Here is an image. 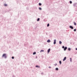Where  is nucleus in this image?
<instances>
[{
	"label": "nucleus",
	"instance_id": "4",
	"mask_svg": "<svg viewBox=\"0 0 77 77\" xmlns=\"http://www.w3.org/2000/svg\"><path fill=\"white\" fill-rule=\"evenodd\" d=\"M56 44V40L54 39V44Z\"/></svg>",
	"mask_w": 77,
	"mask_h": 77
},
{
	"label": "nucleus",
	"instance_id": "23",
	"mask_svg": "<svg viewBox=\"0 0 77 77\" xmlns=\"http://www.w3.org/2000/svg\"><path fill=\"white\" fill-rule=\"evenodd\" d=\"M39 10H42V8H41V7H39Z\"/></svg>",
	"mask_w": 77,
	"mask_h": 77
},
{
	"label": "nucleus",
	"instance_id": "12",
	"mask_svg": "<svg viewBox=\"0 0 77 77\" xmlns=\"http://www.w3.org/2000/svg\"><path fill=\"white\" fill-rule=\"evenodd\" d=\"M70 61L71 62H72V58H70Z\"/></svg>",
	"mask_w": 77,
	"mask_h": 77
},
{
	"label": "nucleus",
	"instance_id": "17",
	"mask_svg": "<svg viewBox=\"0 0 77 77\" xmlns=\"http://www.w3.org/2000/svg\"><path fill=\"white\" fill-rule=\"evenodd\" d=\"M39 20H40V19L39 18H38L37 20V21H39Z\"/></svg>",
	"mask_w": 77,
	"mask_h": 77
},
{
	"label": "nucleus",
	"instance_id": "2",
	"mask_svg": "<svg viewBox=\"0 0 77 77\" xmlns=\"http://www.w3.org/2000/svg\"><path fill=\"white\" fill-rule=\"evenodd\" d=\"M6 55V54H4L2 55V57H4L5 59H6L7 58V56Z\"/></svg>",
	"mask_w": 77,
	"mask_h": 77
},
{
	"label": "nucleus",
	"instance_id": "5",
	"mask_svg": "<svg viewBox=\"0 0 77 77\" xmlns=\"http://www.w3.org/2000/svg\"><path fill=\"white\" fill-rule=\"evenodd\" d=\"M67 48L66 47V46L64 48V51H66V49H67Z\"/></svg>",
	"mask_w": 77,
	"mask_h": 77
},
{
	"label": "nucleus",
	"instance_id": "30",
	"mask_svg": "<svg viewBox=\"0 0 77 77\" xmlns=\"http://www.w3.org/2000/svg\"><path fill=\"white\" fill-rule=\"evenodd\" d=\"M49 68H51V66H49Z\"/></svg>",
	"mask_w": 77,
	"mask_h": 77
},
{
	"label": "nucleus",
	"instance_id": "10",
	"mask_svg": "<svg viewBox=\"0 0 77 77\" xmlns=\"http://www.w3.org/2000/svg\"><path fill=\"white\" fill-rule=\"evenodd\" d=\"M55 70L56 71H58V70H59V68H56L55 69Z\"/></svg>",
	"mask_w": 77,
	"mask_h": 77
},
{
	"label": "nucleus",
	"instance_id": "21",
	"mask_svg": "<svg viewBox=\"0 0 77 77\" xmlns=\"http://www.w3.org/2000/svg\"><path fill=\"white\" fill-rule=\"evenodd\" d=\"M76 30H77V29H74V32H76Z\"/></svg>",
	"mask_w": 77,
	"mask_h": 77
},
{
	"label": "nucleus",
	"instance_id": "27",
	"mask_svg": "<svg viewBox=\"0 0 77 77\" xmlns=\"http://www.w3.org/2000/svg\"><path fill=\"white\" fill-rule=\"evenodd\" d=\"M57 65V63H55V64H54V65H55V66H56Z\"/></svg>",
	"mask_w": 77,
	"mask_h": 77
},
{
	"label": "nucleus",
	"instance_id": "11",
	"mask_svg": "<svg viewBox=\"0 0 77 77\" xmlns=\"http://www.w3.org/2000/svg\"><path fill=\"white\" fill-rule=\"evenodd\" d=\"M59 63H60V65H61V64H62V61H60L59 62Z\"/></svg>",
	"mask_w": 77,
	"mask_h": 77
},
{
	"label": "nucleus",
	"instance_id": "9",
	"mask_svg": "<svg viewBox=\"0 0 77 77\" xmlns=\"http://www.w3.org/2000/svg\"><path fill=\"white\" fill-rule=\"evenodd\" d=\"M36 68H40V66H39L36 65L35 66Z\"/></svg>",
	"mask_w": 77,
	"mask_h": 77
},
{
	"label": "nucleus",
	"instance_id": "22",
	"mask_svg": "<svg viewBox=\"0 0 77 77\" xmlns=\"http://www.w3.org/2000/svg\"><path fill=\"white\" fill-rule=\"evenodd\" d=\"M69 3H70V4H72V1H70L69 2Z\"/></svg>",
	"mask_w": 77,
	"mask_h": 77
},
{
	"label": "nucleus",
	"instance_id": "6",
	"mask_svg": "<svg viewBox=\"0 0 77 77\" xmlns=\"http://www.w3.org/2000/svg\"><path fill=\"white\" fill-rule=\"evenodd\" d=\"M66 57H64V59H63V61H65V60H66Z\"/></svg>",
	"mask_w": 77,
	"mask_h": 77
},
{
	"label": "nucleus",
	"instance_id": "18",
	"mask_svg": "<svg viewBox=\"0 0 77 77\" xmlns=\"http://www.w3.org/2000/svg\"><path fill=\"white\" fill-rule=\"evenodd\" d=\"M41 5H42V4H41V3H39V6H41Z\"/></svg>",
	"mask_w": 77,
	"mask_h": 77
},
{
	"label": "nucleus",
	"instance_id": "14",
	"mask_svg": "<svg viewBox=\"0 0 77 77\" xmlns=\"http://www.w3.org/2000/svg\"><path fill=\"white\" fill-rule=\"evenodd\" d=\"M68 50L69 51H71V48H68Z\"/></svg>",
	"mask_w": 77,
	"mask_h": 77
},
{
	"label": "nucleus",
	"instance_id": "15",
	"mask_svg": "<svg viewBox=\"0 0 77 77\" xmlns=\"http://www.w3.org/2000/svg\"><path fill=\"white\" fill-rule=\"evenodd\" d=\"M36 53L35 52H34L33 53V55L36 54Z\"/></svg>",
	"mask_w": 77,
	"mask_h": 77
},
{
	"label": "nucleus",
	"instance_id": "28",
	"mask_svg": "<svg viewBox=\"0 0 77 77\" xmlns=\"http://www.w3.org/2000/svg\"><path fill=\"white\" fill-rule=\"evenodd\" d=\"M41 74H42V75H43L44 74V73L43 72Z\"/></svg>",
	"mask_w": 77,
	"mask_h": 77
},
{
	"label": "nucleus",
	"instance_id": "32",
	"mask_svg": "<svg viewBox=\"0 0 77 77\" xmlns=\"http://www.w3.org/2000/svg\"><path fill=\"white\" fill-rule=\"evenodd\" d=\"M12 77H15V76H13Z\"/></svg>",
	"mask_w": 77,
	"mask_h": 77
},
{
	"label": "nucleus",
	"instance_id": "24",
	"mask_svg": "<svg viewBox=\"0 0 77 77\" xmlns=\"http://www.w3.org/2000/svg\"><path fill=\"white\" fill-rule=\"evenodd\" d=\"M11 58L12 59H14V57H11Z\"/></svg>",
	"mask_w": 77,
	"mask_h": 77
},
{
	"label": "nucleus",
	"instance_id": "13",
	"mask_svg": "<svg viewBox=\"0 0 77 77\" xmlns=\"http://www.w3.org/2000/svg\"><path fill=\"white\" fill-rule=\"evenodd\" d=\"M59 44H62V42H61V41H60L59 42Z\"/></svg>",
	"mask_w": 77,
	"mask_h": 77
},
{
	"label": "nucleus",
	"instance_id": "25",
	"mask_svg": "<svg viewBox=\"0 0 77 77\" xmlns=\"http://www.w3.org/2000/svg\"><path fill=\"white\" fill-rule=\"evenodd\" d=\"M62 48H65V46H63L62 47Z\"/></svg>",
	"mask_w": 77,
	"mask_h": 77
},
{
	"label": "nucleus",
	"instance_id": "7",
	"mask_svg": "<svg viewBox=\"0 0 77 77\" xmlns=\"http://www.w3.org/2000/svg\"><path fill=\"white\" fill-rule=\"evenodd\" d=\"M50 48L48 50V53H50Z\"/></svg>",
	"mask_w": 77,
	"mask_h": 77
},
{
	"label": "nucleus",
	"instance_id": "1",
	"mask_svg": "<svg viewBox=\"0 0 77 77\" xmlns=\"http://www.w3.org/2000/svg\"><path fill=\"white\" fill-rule=\"evenodd\" d=\"M73 5L74 7L75 8H77V3H75L73 4Z\"/></svg>",
	"mask_w": 77,
	"mask_h": 77
},
{
	"label": "nucleus",
	"instance_id": "3",
	"mask_svg": "<svg viewBox=\"0 0 77 77\" xmlns=\"http://www.w3.org/2000/svg\"><path fill=\"white\" fill-rule=\"evenodd\" d=\"M69 27V28H70V29H74V27H73V26H70Z\"/></svg>",
	"mask_w": 77,
	"mask_h": 77
},
{
	"label": "nucleus",
	"instance_id": "20",
	"mask_svg": "<svg viewBox=\"0 0 77 77\" xmlns=\"http://www.w3.org/2000/svg\"><path fill=\"white\" fill-rule=\"evenodd\" d=\"M73 23H74V25H75V26H76V23L74 22H73Z\"/></svg>",
	"mask_w": 77,
	"mask_h": 77
},
{
	"label": "nucleus",
	"instance_id": "8",
	"mask_svg": "<svg viewBox=\"0 0 77 77\" xmlns=\"http://www.w3.org/2000/svg\"><path fill=\"white\" fill-rule=\"evenodd\" d=\"M47 42H51V41H50V39H49L48 40H47Z\"/></svg>",
	"mask_w": 77,
	"mask_h": 77
},
{
	"label": "nucleus",
	"instance_id": "26",
	"mask_svg": "<svg viewBox=\"0 0 77 77\" xmlns=\"http://www.w3.org/2000/svg\"><path fill=\"white\" fill-rule=\"evenodd\" d=\"M4 6H7V4H4Z\"/></svg>",
	"mask_w": 77,
	"mask_h": 77
},
{
	"label": "nucleus",
	"instance_id": "31",
	"mask_svg": "<svg viewBox=\"0 0 77 77\" xmlns=\"http://www.w3.org/2000/svg\"><path fill=\"white\" fill-rule=\"evenodd\" d=\"M75 50H77V48H75Z\"/></svg>",
	"mask_w": 77,
	"mask_h": 77
},
{
	"label": "nucleus",
	"instance_id": "29",
	"mask_svg": "<svg viewBox=\"0 0 77 77\" xmlns=\"http://www.w3.org/2000/svg\"><path fill=\"white\" fill-rule=\"evenodd\" d=\"M36 59H38V57L36 56Z\"/></svg>",
	"mask_w": 77,
	"mask_h": 77
},
{
	"label": "nucleus",
	"instance_id": "16",
	"mask_svg": "<svg viewBox=\"0 0 77 77\" xmlns=\"http://www.w3.org/2000/svg\"><path fill=\"white\" fill-rule=\"evenodd\" d=\"M44 50H41L40 51V52L41 53V52H44Z\"/></svg>",
	"mask_w": 77,
	"mask_h": 77
},
{
	"label": "nucleus",
	"instance_id": "19",
	"mask_svg": "<svg viewBox=\"0 0 77 77\" xmlns=\"http://www.w3.org/2000/svg\"><path fill=\"white\" fill-rule=\"evenodd\" d=\"M49 26H50V24L49 23H48L47 24V27H49Z\"/></svg>",
	"mask_w": 77,
	"mask_h": 77
}]
</instances>
